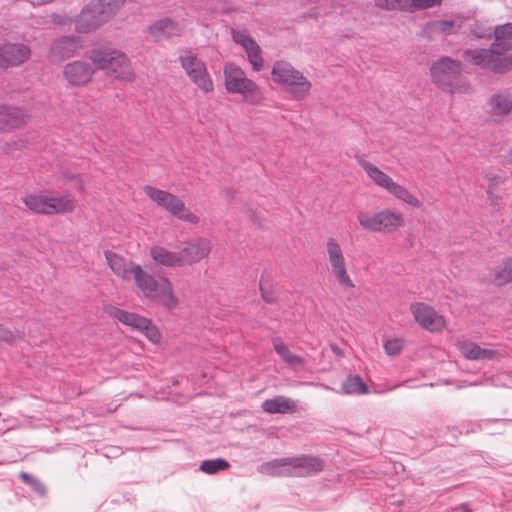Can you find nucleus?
I'll return each instance as SVG.
<instances>
[{
	"label": "nucleus",
	"instance_id": "f257e3e1",
	"mask_svg": "<svg viewBox=\"0 0 512 512\" xmlns=\"http://www.w3.org/2000/svg\"><path fill=\"white\" fill-rule=\"evenodd\" d=\"M132 279L146 299L168 310L178 306V298L174 294L171 281L166 276L156 277L143 269L140 265H137L134 268V276Z\"/></svg>",
	"mask_w": 512,
	"mask_h": 512
},
{
	"label": "nucleus",
	"instance_id": "f03ea898",
	"mask_svg": "<svg viewBox=\"0 0 512 512\" xmlns=\"http://www.w3.org/2000/svg\"><path fill=\"white\" fill-rule=\"evenodd\" d=\"M89 59L95 69L103 70L119 81L131 83L135 80L131 62L122 51L104 47L95 48L90 51Z\"/></svg>",
	"mask_w": 512,
	"mask_h": 512
},
{
	"label": "nucleus",
	"instance_id": "7ed1b4c3",
	"mask_svg": "<svg viewBox=\"0 0 512 512\" xmlns=\"http://www.w3.org/2000/svg\"><path fill=\"white\" fill-rule=\"evenodd\" d=\"M224 85L228 93L240 94L243 100L253 106H259L264 101L261 87L246 76L245 71L233 62L225 64L223 69Z\"/></svg>",
	"mask_w": 512,
	"mask_h": 512
},
{
	"label": "nucleus",
	"instance_id": "20e7f679",
	"mask_svg": "<svg viewBox=\"0 0 512 512\" xmlns=\"http://www.w3.org/2000/svg\"><path fill=\"white\" fill-rule=\"evenodd\" d=\"M431 78L435 85L449 93H467L470 86L461 74L460 62L450 57H440L431 66Z\"/></svg>",
	"mask_w": 512,
	"mask_h": 512
},
{
	"label": "nucleus",
	"instance_id": "39448f33",
	"mask_svg": "<svg viewBox=\"0 0 512 512\" xmlns=\"http://www.w3.org/2000/svg\"><path fill=\"white\" fill-rule=\"evenodd\" d=\"M274 82L286 87L295 100H302L308 96L311 82L302 72L295 69L290 63L276 61L271 71Z\"/></svg>",
	"mask_w": 512,
	"mask_h": 512
},
{
	"label": "nucleus",
	"instance_id": "423d86ee",
	"mask_svg": "<svg viewBox=\"0 0 512 512\" xmlns=\"http://www.w3.org/2000/svg\"><path fill=\"white\" fill-rule=\"evenodd\" d=\"M25 206L35 214L54 215L72 212L75 201L68 195L55 196L48 192L27 194L23 198Z\"/></svg>",
	"mask_w": 512,
	"mask_h": 512
},
{
	"label": "nucleus",
	"instance_id": "0eeeda50",
	"mask_svg": "<svg viewBox=\"0 0 512 512\" xmlns=\"http://www.w3.org/2000/svg\"><path fill=\"white\" fill-rule=\"evenodd\" d=\"M143 190L150 200L155 202L170 215L191 224H197L199 222L198 216L192 213L178 196L151 185L144 186Z\"/></svg>",
	"mask_w": 512,
	"mask_h": 512
},
{
	"label": "nucleus",
	"instance_id": "6e6552de",
	"mask_svg": "<svg viewBox=\"0 0 512 512\" xmlns=\"http://www.w3.org/2000/svg\"><path fill=\"white\" fill-rule=\"evenodd\" d=\"M357 219L363 229L374 233L389 234L405 224L401 213L388 208L376 213L361 211L358 213Z\"/></svg>",
	"mask_w": 512,
	"mask_h": 512
},
{
	"label": "nucleus",
	"instance_id": "1a4fd4ad",
	"mask_svg": "<svg viewBox=\"0 0 512 512\" xmlns=\"http://www.w3.org/2000/svg\"><path fill=\"white\" fill-rule=\"evenodd\" d=\"M178 62L189 79L203 92L209 93L214 89L213 80L205 63L198 58L191 48L179 51Z\"/></svg>",
	"mask_w": 512,
	"mask_h": 512
},
{
	"label": "nucleus",
	"instance_id": "9d476101",
	"mask_svg": "<svg viewBox=\"0 0 512 512\" xmlns=\"http://www.w3.org/2000/svg\"><path fill=\"white\" fill-rule=\"evenodd\" d=\"M359 165L377 186L385 189L397 199L412 207L419 208L421 206V202L408 189L394 182L390 176L371 162L362 159L359 161Z\"/></svg>",
	"mask_w": 512,
	"mask_h": 512
},
{
	"label": "nucleus",
	"instance_id": "9b49d317",
	"mask_svg": "<svg viewBox=\"0 0 512 512\" xmlns=\"http://www.w3.org/2000/svg\"><path fill=\"white\" fill-rule=\"evenodd\" d=\"M325 247L331 272L338 284L344 289L354 288L355 284L347 272L344 252L338 241L332 237L328 238Z\"/></svg>",
	"mask_w": 512,
	"mask_h": 512
},
{
	"label": "nucleus",
	"instance_id": "f8f14e48",
	"mask_svg": "<svg viewBox=\"0 0 512 512\" xmlns=\"http://www.w3.org/2000/svg\"><path fill=\"white\" fill-rule=\"evenodd\" d=\"M492 47L490 49L466 50L463 54L464 59L483 68H490L496 73H502L510 68V61L506 58L499 59Z\"/></svg>",
	"mask_w": 512,
	"mask_h": 512
},
{
	"label": "nucleus",
	"instance_id": "ddd939ff",
	"mask_svg": "<svg viewBox=\"0 0 512 512\" xmlns=\"http://www.w3.org/2000/svg\"><path fill=\"white\" fill-rule=\"evenodd\" d=\"M410 311L414 320L427 331L438 332L446 325L444 317L426 303H412L410 305Z\"/></svg>",
	"mask_w": 512,
	"mask_h": 512
},
{
	"label": "nucleus",
	"instance_id": "4468645a",
	"mask_svg": "<svg viewBox=\"0 0 512 512\" xmlns=\"http://www.w3.org/2000/svg\"><path fill=\"white\" fill-rule=\"evenodd\" d=\"M212 249L211 241L204 237L192 238L185 243L179 251V258L182 265H191L206 258Z\"/></svg>",
	"mask_w": 512,
	"mask_h": 512
},
{
	"label": "nucleus",
	"instance_id": "2eb2a0df",
	"mask_svg": "<svg viewBox=\"0 0 512 512\" xmlns=\"http://www.w3.org/2000/svg\"><path fill=\"white\" fill-rule=\"evenodd\" d=\"M31 55L30 48L23 43L0 44V68L16 67L26 62Z\"/></svg>",
	"mask_w": 512,
	"mask_h": 512
},
{
	"label": "nucleus",
	"instance_id": "dca6fc26",
	"mask_svg": "<svg viewBox=\"0 0 512 512\" xmlns=\"http://www.w3.org/2000/svg\"><path fill=\"white\" fill-rule=\"evenodd\" d=\"M290 477H305L319 473L324 468V462L319 457L303 455L290 457Z\"/></svg>",
	"mask_w": 512,
	"mask_h": 512
},
{
	"label": "nucleus",
	"instance_id": "f3484780",
	"mask_svg": "<svg viewBox=\"0 0 512 512\" xmlns=\"http://www.w3.org/2000/svg\"><path fill=\"white\" fill-rule=\"evenodd\" d=\"M29 120V115L21 108L0 103V131L7 132L20 128Z\"/></svg>",
	"mask_w": 512,
	"mask_h": 512
},
{
	"label": "nucleus",
	"instance_id": "a211bd4d",
	"mask_svg": "<svg viewBox=\"0 0 512 512\" xmlns=\"http://www.w3.org/2000/svg\"><path fill=\"white\" fill-rule=\"evenodd\" d=\"M93 2L86 5L75 19V29L79 33H89L106 23Z\"/></svg>",
	"mask_w": 512,
	"mask_h": 512
},
{
	"label": "nucleus",
	"instance_id": "6ab92c4d",
	"mask_svg": "<svg viewBox=\"0 0 512 512\" xmlns=\"http://www.w3.org/2000/svg\"><path fill=\"white\" fill-rule=\"evenodd\" d=\"M94 69L89 63L84 61H73L67 63L63 74L67 81L74 86H80L88 83L93 76Z\"/></svg>",
	"mask_w": 512,
	"mask_h": 512
},
{
	"label": "nucleus",
	"instance_id": "aec40b11",
	"mask_svg": "<svg viewBox=\"0 0 512 512\" xmlns=\"http://www.w3.org/2000/svg\"><path fill=\"white\" fill-rule=\"evenodd\" d=\"M105 258L112 272L123 281L130 280L134 276V268L138 264L125 259L117 253L106 251Z\"/></svg>",
	"mask_w": 512,
	"mask_h": 512
},
{
	"label": "nucleus",
	"instance_id": "412c9836",
	"mask_svg": "<svg viewBox=\"0 0 512 512\" xmlns=\"http://www.w3.org/2000/svg\"><path fill=\"white\" fill-rule=\"evenodd\" d=\"M261 408L264 412L269 414H293L298 409V404L295 400L285 396H275L271 399H266L262 402Z\"/></svg>",
	"mask_w": 512,
	"mask_h": 512
},
{
	"label": "nucleus",
	"instance_id": "4be33fe9",
	"mask_svg": "<svg viewBox=\"0 0 512 512\" xmlns=\"http://www.w3.org/2000/svg\"><path fill=\"white\" fill-rule=\"evenodd\" d=\"M461 354L468 360H492L498 352L492 348H482L477 343L463 341L458 343Z\"/></svg>",
	"mask_w": 512,
	"mask_h": 512
},
{
	"label": "nucleus",
	"instance_id": "5701e85b",
	"mask_svg": "<svg viewBox=\"0 0 512 512\" xmlns=\"http://www.w3.org/2000/svg\"><path fill=\"white\" fill-rule=\"evenodd\" d=\"M150 34L156 38L157 40L161 39H170L173 37H178L182 34L181 26L169 19H161L149 27Z\"/></svg>",
	"mask_w": 512,
	"mask_h": 512
},
{
	"label": "nucleus",
	"instance_id": "b1692460",
	"mask_svg": "<svg viewBox=\"0 0 512 512\" xmlns=\"http://www.w3.org/2000/svg\"><path fill=\"white\" fill-rule=\"evenodd\" d=\"M495 40L492 49L497 55L512 50V23L497 26L494 30Z\"/></svg>",
	"mask_w": 512,
	"mask_h": 512
},
{
	"label": "nucleus",
	"instance_id": "393cba45",
	"mask_svg": "<svg viewBox=\"0 0 512 512\" xmlns=\"http://www.w3.org/2000/svg\"><path fill=\"white\" fill-rule=\"evenodd\" d=\"M111 314L122 324L138 331H143V329L147 328V325H150V320L148 318L120 308H113Z\"/></svg>",
	"mask_w": 512,
	"mask_h": 512
},
{
	"label": "nucleus",
	"instance_id": "a878e982",
	"mask_svg": "<svg viewBox=\"0 0 512 512\" xmlns=\"http://www.w3.org/2000/svg\"><path fill=\"white\" fill-rule=\"evenodd\" d=\"M111 314L122 324L138 331H143V329L147 328V325H150V320L148 318L120 308H113Z\"/></svg>",
	"mask_w": 512,
	"mask_h": 512
},
{
	"label": "nucleus",
	"instance_id": "bb28decb",
	"mask_svg": "<svg viewBox=\"0 0 512 512\" xmlns=\"http://www.w3.org/2000/svg\"><path fill=\"white\" fill-rule=\"evenodd\" d=\"M111 314L122 324L138 331H143V329L147 328V325H150V320L148 318L120 308H113Z\"/></svg>",
	"mask_w": 512,
	"mask_h": 512
},
{
	"label": "nucleus",
	"instance_id": "cd10ccee",
	"mask_svg": "<svg viewBox=\"0 0 512 512\" xmlns=\"http://www.w3.org/2000/svg\"><path fill=\"white\" fill-rule=\"evenodd\" d=\"M290 459L280 458L262 463L258 467V472L268 476H286L290 477Z\"/></svg>",
	"mask_w": 512,
	"mask_h": 512
},
{
	"label": "nucleus",
	"instance_id": "c85d7f7f",
	"mask_svg": "<svg viewBox=\"0 0 512 512\" xmlns=\"http://www.w3.org/2000/svg\"><path fill=\"white\" fill-rule=\"evenodd\" d=\"M78 49V41L75 37L63 36L52 43L51 51L61 58H69Z\"/></svg>",
	"mask_w": 512,
	"mask_h": 512
},
{
	"label": "nucleus",
	"instance_id": "c756f323",
	"mask_svg": "<svg viewBox=\"0 0 512 512\" xmlns=\"http://www.w3.org/2000/svg\"><path fill=\"white\" fill-rule=\"evenodd\" d=\"M150 255L154 261L166 266L175 267L181 266L179 252H172L162 246H154L150 250Z\"/></svg>",
	"mask_w": 512,
	"mask_h": 512
},
{
	"label": "nucleus",
	"instance_id": "7c9ffc66",
	"mask_svg": "<svg viewBox=\"0 0 512 512\" xmlns=\"http://www.w3.org/2000/svg\"><path fill=\"white\" fill-rule=\"evenodd\" d=\"M275 352L281 359L291 366H304L305 360L301 356L292 353L280 337L271 339Z\"/></svg>",
	"mask_w": 512,
	"mask_h": 512
},
{
	"label": "nucleus",
	"instance_id": "2f4dec72",
	"mask_svg": "<svg viewBox=\"0 0 512 512\" xmlns=\"http://www.w3.org/2000/svg\"><path fill=\"white\" fill-rule=\"evenodd\" d=\"M368 386L359 375H350L342 383L341 393L347 395L367 394Z\"/></svg>",
	"mask_w": 512,
	"mask_h": 512
},
{
	"label": "nucleus",
	"instance_id": "473e14b6",
	"mask_svg": "<svg viewBox=\"0 0 512 512\" xmlns=\"http://www.w3.org/2000/svg\"><path fill=\"white\" fill-rule=\"evenodd\" d=\"M104 20L108 22L114 17L125 3V0H98L93 2Z\"/></svg>",
	"mask_w": 512,
	"mask_h": 512
},
{
	"label": "nucleus",
	"instance_id": "72a5a7b5",
	"mask_svg": "<svg viewBox=\"0 0 512 512\" xmlns=\"http://www.w3.org/2000/svg\"><path fill=\"white\" fill-rule=\"evenodd\" d=\"M491 111L495 115H506L512 110V96L493 95L490 98Z\"/></svg>",
	"mask_w": 512,
	"mask_h": 512
},
{
	"label": "nucleus",
	"instance_id": "f704fd0d",
	"mask_svg": "<svg viewBox=\"0 0 512 512\" xmlns=\"http://www.w3.org/2000/svg\"><path fill=\"white\" fill-rule=\"evenodd\" d=\"M494 282L498 286L512 282V257L505 258L495 272Z\"/></svg>",
	"mask_w": 512,
	"mask_h": 512
},
{
	"label": "nucleus",
	"instance_id": "c9c22d12",
	"mask_svg": "<svg viewBox=\"0 0 512 512\" xmlns=\"http://www.w3.org/2000/svg\"><path fill=\"white\" fill-rule=\"evenodd\" d=\"M230 467L227 460L222 458L209 459L202 461L199 469L209 475L216 474L219 471L226 470Z\"/></svg>",
	"mask_w": 512,
	"mask_h": 512
},
{
	"label": "nucleus",
	"instance_id": "e433bc0d",
	"mask_svg": "<svg viewBox=\"0 0 512 512\" xmlns=\"http://www.w3.org/2000/svg\"><path fill=\"white\" fill-rule=\"evenodd\" d=\"M374 3L381 10L410 12L408 0H374Z\"/></svg>",
	"mask_w": 512,
	"mask_h": 512
},
{
	"label": "nucleus",
	"instance_id": "4c0bfd02",
	"mask_svg": "<svg viewBox=\"0 0 512 512\" xmlns=\"http://www.w3.org/2000/svg\"><path fill=\"white\" fill-rule=\"evenodd\" d=\"M247 59L251 64L254 71H260L264 66V59L262 57V50L260 46L255 43L252 46L245 49Z\"/></svg>",
	"mask_w": 512,
	"mask_h": 512
},
{
	"label": "nucleus",
	"instance_id": "58836bf2",
	"mask_svg": "<svg viewBox=\"0 0 512 512\" xmlns=\"http://www.w3.org/2000/svg\"><path fill=\"white\" fill-rule=\"evenodd\" d=\"M231 36L233 41L244 50L256 43L246 29H232Z\"/></svg>",
	"mask_w": 512,
	"mask_h": 512
},
{
	"label": "nucleus",
	"instance_id": "ea45409f",
	"mask_svg": "<svg viewBox=\"0 0 512 512\" xmlns=\"http://www.w3.org/2000/svg\"><path fill=\"white\" fill-rule=\"evenodd\" d=\"M19 477L24 483L29 485L32 488V490L35 491L40 496H44L46 494V488L44 484L31 474L27 472H21L19 474Z\"/></svg>",
	"mask_w": 512,
	"mask_h": 512
},
{
	"label": "nucleus",
	"instance_id": "a19ab883",
	"mask_svg": "<svg viewBox=\"0 0 512 512\" xmlns=\"http://www.w3.org/2000/svg\"><path fill=\"white\" fill-rule=\"evenodd\" d=\"M444 0H408L410 12L440 6Z\"/></svg>",
	"mask_w": 512,
	"mask_h": 512
},
{
	"label": "nucleus",
	"instance_id": "79ce46f5",
	"mask_svg": "<svg viewBox=\"0 0 512 512\" xmlns=\"http://www.w3.org/2000/svg\"><path fill=\"white\" fill-rule=\"evenodd\" d=\"M404 347V341L400 338L388 339L384 342L385 352L390 356L400 354Z\"/></svg>",
	"mask_w": 512,
	"mask_h": 512
},
{
	"label": "nucleus",
	"instance_id": "37998d69",
	"mask_svg": "<svg viewBox=\"0 0 512 512\" xmlns=\"http://www.w3.org/2000/svg\"><path fill=\"white\" fill-rule=\"evenodd\" d=\"M433 31L450 34L454 28V22L451 20H438L428 24Z\"/></svg>",
	"mask_w": 512,
	"mask_h": 512
},
{
	"label": "nucleus",
	"instance_id": "c03bdc74",
	"mask_svg": "<svg viewBox=\"0 0 512 512\" xmlns=\"http://www.w3.org/2000/svg\"><path fill=\"white\" fill-rule=\"evenodd\" d=\"M471 33L477 38H490L492 29L476 21L471 26Z\"/></svg>",
	"mask_w": 512,
	"mask_h": 512
},
{
	"label": "nucleus",
	"instance_id": "a18cd8bd",
	"mask_svg": "<svg viewBox=\"0 0 512 512\" xmlns=\"http://www.w3.org/2000/svg\"><path fill=\"white\" fill-rule=\"evenodd\" d=\"M142 332L147 336V338L151 342H153V343L159 342L160 333H159L158 329L152 325L151 322H150V325H147V328L143 329Z\"/></svg>",
	"mask_w": 512,
	"mask_h": 512
},
{
	"label": "nucleus",
	"instance_id": "49530a36",
	"mask_svg": "<svg viewBox=\"0 0 512 512\" xmlns=\"http://www.w3.org/2000/svg\"><path fill=\"white\" fill-rule=\"evenodd\" d=\"M63 178H64L65 183H69L70 181L75 180L74 187L78 191H83L84 190L83 181H82V179L79 176H74L73 174H69L67 172H64L63 173Z\"/></svg>",
	"mask_w": 512,
	"mask_h": 512
},
{
	"label": "nucleus",
	"instance_id": "de8ad7c7",
	"mask_svg": "<svg viewBox=\"0 0 512 512\" xmlns=\"http://www.w3.org/2000/svg\"><path fill=\"white\" fill-rule=\"evenodd\" d=\"M17 337H20L19 334H14L12 331L4 328L0 325V340L4 342H12Z\"/></svg>",
	"mask_w": 512,
	"mask_h": 512
},
{
	"label": "nucleus",
	"instance_id": "09e8293b",
	"mask_svg": "<svg viewBox=\"0 0 512 512\" xmlns=\"http://www.w3.org/2000/svg\"><path fill=\"white\" fill-rule=\"evenodd\" d=\"M260 289H261L262 298L266 303L271 304L276 301L275 295L272 292H267L262 287H260Z\"/></svg>",
	"mask_w": 512,
	"mask_h": 512
},
{
	"label": "nucleus",
	"instance_id": "8fccbe9b",
	"mask_svg": "<svg viewBox=\"0 0 512 512\" xmlns=\"http://www.w3.org/2000/svg\"><path fill=\"white\" fill-rule=\"evenodd\" d=\"M452 512H471L470 508L466 504H461L460 506L454 508Z\"/></svg>",
	"mask_w": 512,
	"mask_h": 512
},
{
	"label": "nucleus",
	"instance_id": "3c124183",
	"mask_svg": "<svg viewBox=\"0 0 512 512\" xmlns=\"http://www.w3.org/2000/svg\"><path fill=\"white\" fill-rule=\"evenodd\" d=\"M330 348L336 356H342V351L336 344H331Z\"/></svg>",
	"mask_w": 512,
	"mask_h": 512
},
{
	"label": "nucleus",
	"instance_id": "603ef678",
	"mask_svg": "<svg viewBox=\"0 0 512 512\" xmlns=\"http://www.w3.org/2000/svg\"><path fill=\"white\" fill-rule=\"evenodd\" d=\"M317 386H320L326 390H330L331 388L328 386V385H325V384H316Z\"/></svg>",
	"mask_w": 512,
	"mask_h": 512
},
{
	"label": "nucleus",
	"instance_id": "864d4df0",
	"mask_svg": "<svg viewBox=\"0 0 512 512\" xmlns=\"http://www.w3.org/2000/svg\"><path fill=\"white\" fill-rule=\"evenodd\" d=\"M503 423H512V420H509V419H505V420H502Z\"/></svg>",
	"mask_w": 512,
	"mask_h": 512
}]
</instances>
